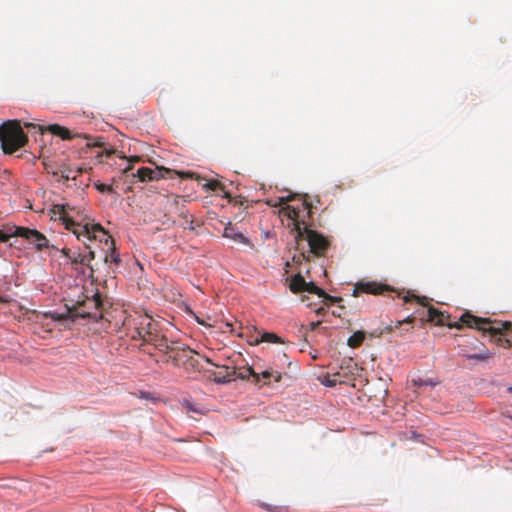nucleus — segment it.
<instances>
[{
    "mask_svg": "<svg viewBox=\"0 0 512 512\" xmlns=\"http://www.w3.org/2000/svg\"><path fill=\"white\" fill-rule=\"evenodd\" d=\"M50 213L51 218L61 220L65 228L71 231L77 240L83 242L87 248L89 247L88 241L98 239L111 250V261L116 264L120 262L119 256L115 253L114 240L100 224L94 223L84 204L73 202L54 204Z\"/></svg>",
    "mask_w": 512,
    "mask_h": 512,
    "instance_id": "obj_1",
    "label": "nucleus"
},
{
    "mask_svg": "<svg viewBox=\"0 0 512 512\" xmlns=\"http://www.w3.org/2000/svg\"><path fill=\"white\" fill-rule=\"evenodd\" d=\"M449 318L450 316L444 312L434 308L433 306H428V321L434 322L436 325H448L449 327H456L458 329L462 326L476 328L484 333H489L493 338H495V342L501 347H510L512 344L511 322L507 321L497 323V325H492V321L490 319L476 317L470 313H464L460 317L461 323L452 325L448 322Z\"/></svg>",
    "mask_w": 512,
    "mask_h": 512,
    "instance_id": "obj_2",
    "label": "nucleus"
},
{
    "mask_svg": "<svg viewBox=\"0 0 512 512\" xmlns=\"http://www.w3.org/2000/svg\"><path fill=\"white\" fill-rule=\"evenodd\" d=\"M102 301L98 292L94 293L92 297L86 295L79 296L76 301L71 300L66 303V314L51 313V318L55 321H62L69 318L75 321L77 318H89L98 321L102 318Z\"/></svg>",
    "mask_w": 512,
    "mask_h": 512,
    "instance_id": "obj_3",
    "label": "nucleus"
},
{
    "mask_svg": "<svg viewBox=\"0 0 512 512\" xmlns=\"http://www.w3.org/2000/svg\"><path fill=\"white\" fill-rule=\"evenodd\" d=\"M156 349L162 353L164 363H171L174 367H183L186 370L196 366L197 353L181 342L170 341L164 337L156 344Z\"/></svg>",
    "mask_w": 512,
    "mask_h": 512,
    "instance_id": "obj_4",
    "label": "nucleus"
},
{
    "mask_svg": "<svg viewBox=\"0 0 512 512\" xmlns=\"http://www.w3.org/2000/svg\"><path fill=\"white\" fill-rule=\"evenodd\" d=\"M124 325L132 339L142 340L143 343L150 344L156 349V344L165 336L160 334L157 324L147 314L135 313L129 315L124 320Z\"/></svg>",
    "mask_w": 512,
    "mask_h": 512,
    "instance_id": "obj_5",
    "label": "nucleus"
},
{
    "mask_svg": "<svg viewBox=\"0 0 512 512\" xmlns=\"http://www.w3.org/2000/svg\"><path fill=\"white\" fill-rule=\"evenodd\" d=\"M0 142L6 154H12L25 145L27 136L17 120L6 121L0 126Z\"/></svg>",
    "mask_w": 512,
    "mask_h": 512,
    "instance_id": "obj_6",
    "label": "nucleus"
},
{
    "mask_svg": "<svg viewBox=\"0 0 512 512\" xmlns=\"http://www.w3.org/2000/svg\"><path fill=\"white\" fill-rule=\"evenodd\" d=\"M295 229L297 231V236L299 238L305 239L308 242L310 251L314 255H324L329 246V242L322 234L315 230L309 229L306 226L301 227L299 222L295 224Z\"/></svg>",
    "mask_w": 512,
    "mask_h": 512,
    "instance_id": "obj_7",
    "label": "nucleus"
},
{
    "mask_svg": "<svg viewBox=\"0 0 512 512\" xmlns=\"http://www.w3.org/2000/svg\"><path fill=\"white\" fill-rule=\"evenodd\" d=\"M298 198L301 201L299 206L287 205L284 210L288 218L296 221L302 211H307L308 214L312 212L313 205L309 200V194H288L285 198L286 202L294 201Z\"/></svg>",
    "mask_w": 512,
    "mask_h": 512,
    "instance_id": "obj_8",
    "label": "nucleus"
},
{
    "mask_svg": "<svg viewBox=\"0 0 512 512\" xmlns=\"http://www.w3.org/2000/svg\"><path fill=\"white\" fill-rule=\"evenodd\" d=\"M179 175L182 178H190L195 179L198 183V187L201 189H207V190H221L222 192H229V189L233 186L234 182L229 181L227 184L226 182H221L214 179H206L203 177H200L199 175L193 173V172H181Z\"/></svg>",
    "mask_w": 512,
    "mask_h": 512,
    "instance_id": "obj_9",
    "label": "nucleus"
},
{
    "mask_svg": "<svg viewBox=\"0 0 512 512\" xmlns=\"http://www.w3.org/2000/svg\"><path fill=\"white\" fill-rule=\"evenodd\" d=\"M14 234L18 237L24 238L29 243L34 244L36 249L39 251L49 247V240L38 230L25 227H14Z\"/></svg>",
    "mask_w": 512,
    "mask_h": 512,
    "instance_id": "obj_10",
    "label": "nucleus"
},
{
    "mask_svg": "<svg viewBox=\"0 0 512 512\" xmlns=\"http://www.w3.org/2000/svg\"><path fill=\"white\" fill-rule=\"evenodd\" d=\"M391 289L384 284L377 282H358L355 284L352 295L354 297H358L361 293L367 294H383L386 291H390Z\"/></svg>",
    "mask_w": 512,
    "mask_h": 512,
    "instance_id": "obj_11",
    "label": "nucleus"
},
{
    "mask_svg": "<svg viewBox=\"0 0 512 512\" xmlns=\"http://www.w3.org/2000/svg\"><path fill=\"white\" fill-rule=\"evenodd\" d=\"M172 172V170L163 167H141L137 170L136 175L140 181H153L164 178L166 175L171 174Z\"/></svg>",
    "mask_w": 512,
    "mask_h": 512,
    "instance_id": "obj_12",
    "label": "nucleus"
},
{
    "mask_svg": "<svg viewBox=\"0 0 512 512\" xmlns=\"http://www.w3.org/2000/svg\"><path fill=\"white\" fill-rule=\"evenodd\" d=\"M236 373V367L222 366L220 371L211 373V377L218 384H226L236 380Z\"/></svg>",
    "mask_w": 512,
    "mask_h": 512,
    "instance_id": "obj_13",
    "label": "nucleus"
},
{
    "mask_svg": "<svg viewBox=\"0 0 512 512\" xmlns=\"http://www.w3.org/2000/svg\"><path fill=\"white\" fill-rule=\"evenodd\" d=\"M39 129L42 134L45 132H49L53 135L59 136L63 140H70L80 136L79 134H72V132L68 128L61 126L59 124H50L45 127L40 126Z\"/></svg>",
    "mask_w": 512,
    "mask_h": 512,
    "instance_id": "obj_14",
    "label": "nucleus"
},
{
    "mask_svg": "<svg viewBox=\"0 0 512 512\" xmlns=\"http://www.w3.org/2000/svg\"><path fill=\"white\" fill-rule=\"evenodd\" d=\"M414 320H415L414 317L408 316L407 318H405L402 321L395 322V324H393V325L392 324L386 325L383 328L375 329L374 331L369 333V336L371 338H379L386 333L394 332L396 329L400 328L402 326V324H412L414 322Z\"/></svg>",
    "mask_w": 512,
    "mask_h": 512,
    "instance_id": "obj_15",
    "label": "nucleus"
},
{
    "mask_svg": "<svg viewBox=\"0 0 512 512\" xmlns=\"http://www.w3.org/2000/svg\"><path fill=\"white\" fill-rule=\"evenodd\" d=\"M223 236L235 242L245 245H251L249 239L244 234L238 231L233 225L229 224L224 228Z\"/></svg>",
    "mask_w": 512,
    "mask_h": 512,
    "instance_id": "obj_16",
    "label": "nucleus"
},
{
    "mask_svg": "<svg viewBox=\"0 0 512 512\" xmlns=\"http://www.w3.org/2000/svg\"><path fill=\"white\" fill-rule=\"evenodd\" d=\"M250 377H253V383L259 386H262L260 384V375L259 373L255 372L252 367H244V368H237L236 373V379H243L247 380Z\"/></svg>",
    "mask_w": 512,
    "mask_h": 512,
    "instance_id": "obj_17",
    "label": "nucleus"
},
{
    "mask_svg": "<svg viewBox=\"0 0 512 512\" xmlns=\"http://www.w3.org/2000/svg\"><path fill=\"white\" fill-rule=\"evenodd\" d=\"M289 288L293 293L305 292L306 281L301 274H296L290 279Z\"/></svg>",
    "mask_w": 512,
    "mask_h": 512,
    "instance_id": "obj_18",
    "label": "nucleus"
},
{
    "mask_svg": "<svg viewBox=\"0 0 512 512\" xmlns=\"http://www.w3.org/2000/svg\"><path fill=\"white\" fill-rule=\"evenodd\" d=\"M259 375H260V380L263 379L262 385H269L271 378H273L274 382H280L282 379L281 373L278 371L272 370V369H267V370L259 373Z\"/></svg>",
    "mask_w": 512,
    "mask_h": 512,
    "instance_id": "obj_19",
    "label": "nucleus"
},
{
    "mask_svg": "<svg viewBox=\"0 0 512 512\" xmlns=\"http://www.w3.org/2000/svg\"><path fill=\"white\" fill-rule=\"evenodd\" d=\"M365 336L366 333L364 331H356L348 338L347 345L351 348H358L362 345Z\"/></svg>",
    "mask_w": 512,
    "mask_h": 512,
    "instance_id": "obj_20",
    "label": "nucleus"
},
{
    "mask_svg": "<svg viewBox=\"0 0 512 512\" xmlns=\"http://www.w3.org/2000/svg\"><path fill=\"white\" fill-rule=\"evenodd\" d=\"M260 342H267V343H284V341L275 333L272 332H265L262 333L260 338H256L254 341V344H259Z\"/></svg>",
    "mask_w": 512,
    "mask_h": 512,
    "instance_id": "obj_21",
    "label": "nucleus"
},
{
    "mask_svg": "<svg viewBox=\"0 0 512 512\" xmlns=\"http://www.w3.org/2000/svg\"><path fill=\"white\" fill-rule=\"evenodd\" d=\"M464 357H466L469 360L473 359V360H478V361H487L488 359H490L492 357V354L487 349H484L479 353L464 354Z\"/></svg>",
    "mask_w": 512,
    "mask_h": 512,
    "instance_id": "obj_22",
    "label": "nucleus"
},
{
    "mask_svg": "<svg viewBox=\"0 0 512 512\" xmlns=\"http://www.w3.org/2000/svg\"><path fill=\"white\" fill-rule=\"evenodd\" d=\"M95 258V254L93 251H89L87 254H83L81 256V265L86 266L90 269L91 276L93 275L94 269L91 266V261Z\"/></svg>",
    "mask_w": 512,
    "mask_h": 512,
    "instance_id": "obj_23",
    "label": "nucleus"
},
{
    "mask_svg": "<svg viewBox=\"0 0 512 512\" xmlns=\"http://www.w3.org/2000/svg\"><path fill=\"white\" fill-rule=\"evenodd\" d=\"M403 299H404L405 303H409V302H412L413 300H416L417 303H419L420 305L428 306L427 305V297H425V296L419 297V296H416L414 294L407 293V295H405L403 297Z\"/></svg>",
    "mask_w": 512,
    "mask_h": 512,
    "instance_id": "obj_24",
    "label": "nucleus"
},
{
    "mask_svg": "<svg viewBox=\"0 0 512 512\" xmlns=\"http://www.w3.org/2000/svg\"><path fill=\"white\" fill-rule=\"evenodd\" d=\"M305 292L316 294L319 297L325 294V291L318 287L314 282H306Z\"/></svg>",
    "mask_w": 512,
    "mask_h": 512,
    "instance_id": "obj_25",
    "label": "nucleus"
},
{
    "mask_svg": "<svg viewBox=\"0 0 512 512\" xmlns=\"http://www.w3.org/2000/svg\"><path fill=\"white\" fill-rule=\"evenodd\" d=\"M412 383L416 387L434 386V385H436V382H434L433 380H431V379L424 380L422 378L413 379Z\"/></svg>",
    "mask_w": 512,
    "mask_h": 512,
    "instance_id": "obj_26",
    "label": "nucleus"
},
{
    "mask_svg": "<svg viewBox=\"0 0 512 512\" xmlns=\"http://www.w3.org/2000/svg\"><path fill=\"white\" fill-rule=\"evenodd\" d=\"M13 236H17L14 234V227L9 228L6 232L0 230V242H7Z\"/></svg>",
    "mask_w": 512,
    "mask_h": 512,
    "instance_id": "obj_27",
    "label": "nucleus"
},
{
    "mask_svg": "<svg viewBox=\"0 0 512 512\" xmlns=\"http://www.w3.org/2000/svg\"><path fill=\"white\" fill-rule=\"evenodd\" d=\"M321 297L324 298L327 305H332V304L339 303L342 301L341 297L331 296V295L327 294L326 292L324 295H321Z\"/></svg>",
    "mask_w": 512,
    "mask_h": 512,
    "instance_id": "obj_28",
    "label": "nucleus"
},
{
    "mask_svg": "<svg viewBox=\"0 0 512 512\" xmlns=\"http://www.w3.org/2000/svg\"><path fill=\"white\" fill-rule=\"evenodd\" d=\"M69 252H70V250H65V249L63 250V253H64V254H65V255H66V256L71 260V263H72V264H74V265L80 264V265H81V256H82L83 254H79V255H78V256H76V257H71V256L69 255Z\"/></svg>",
    "mask_w": 512,
    "mask_h": 512,
    "instance_id": "obj_29",
    "label": "nucleus"
},
{
    "mask_svg": "<svg viewBox=\"0 0 512 512\" xmlns=\"http://www.w3.org/2000/svg\"><path fill=\"white\" fill-rule=\"evenodd\" d=\"M168 213H173L178 211V201L174 199L167 208Z\"/></svg>",
    "mask_w": 512,
    "mask_h": 512,
    "instance_id": "obj_30",
    "label": "nucleus"
},
{
    "mask_svg": "<svg viewBox=\"0 0 512 512\" xmlns=\"http://www.w3.org/2000/svg\"><path fill=\"white\" fill-rule=\"evenodd\" d=\"M185 407H186V409H187L188 411H193V412L201 413V411H200V410H198V409H196V408L194 407V405H193L192 403H190V402H186V403H185Z\"/></svg>",
    "mask_w": 512,
    "mask_h": 512,
    "instance_id": "obj_31",
    "label": "nucleus"
},
{
    "mask_svg": "<svg viewBox=\"0 0 512 512\" xmlns=\"http://www.w3.org/2000/svg\"><path fill=\"white\" fill-rule=\"evenodd\" d=\"M85 138L88 140V142H87V146L88 147H91V146H93V147H101L102 146V143L99 142V141L91 143L90 139L88 137L85 136Z\"/></svg>",
    "mask_w": 512,
    "mask_h": 512,
    "instance_id": "obj_32",
    "label": "nucleus"
},
{
    "mask_svg": "<svg viewBox=\"0 0 512 512\" xmlns=\"http://www.w3.org/2000/svg\"><path fill=\"white\" fill-rule=\"evenodd\" d=\"M180 215L184 217V219H185V223H186V224H188V223H191V222H192V221L189 219V218H190V216H189L187 213H183V212H181V213H180Z\"/></svg>",
    "mask_w": 512,
    "mask_h": 512,
    "instance_id": "obj_33",
    "label": "nucleus"
},
{
    "mask_svg": "<svg viewBox=\"0 0 512 512\" xmlns=\"http://www.w3.org/2000/svg\"><path fill=\"white\" fill-rule=\"evenodd\" d=\"M320 325V322H313L311 323V329L314 330Z\"/></svg>",
    "mask_w": 512,
    "mask_h": 512,
    "instance_id": "obj_34",
    "label": "nucleus"
},
{
    "mask_svg": "<svg viewBox=\"0 0 512 512\" xmlns=\"http://www.w3.org/2000/svg\"><path fill=\"white\" fill-rule=\"evenodd\" d=\"M115 151L113 149H109V150H105V153L107 156H110L111 154H113Z\"/></svg>",
    "mask_w": 512,
    "mask_h": 512,
    "instance_id": "obj_35",
    "label": "nucleus"
},
{
    "mask_svg": "<svg viewBox=\"0 0 512 512\" xmlns=\"http://www.w3.org/2000/svg\"><path fill=\"white\" fill-rule=\"evenodd\" d=\"M223 195H224L225 197H230V196H231V194H228V193H225V194H223Z\"/></svg>",
    "mask_w": 512,
    "mask_h": 512,
    "instance_id": "obj_36",
    "label": "nucleus"
},
{
    "mask_svg": "<svg viewBox=\"0 0 512 512\" xmlns=\"http://www.w3.org/2000/svg\"><path fill=\"white\" fill-rule=\"evenodd\" d=\"M197 321H198V323H199V324H202V325L204 324V323H203L202 321H200L198 318H197Z\"/></svg>",
    "mask_w": 512,
    "mask_h": 512,
    "instance_id": "obj_37",
    "label": "nucleus"
},
{
    "mask_svg": "<svg viewBox=\"0 0 512 512\" xmlns=\"http://www.w3.org/2000/svg\"><path fill=\"white\" fill-rule=\"evenodd\" d=\"M508 391H509V392H512V386H510V387L508 388Z\"/></svg>",
    "mask_w": 512,
    "mask_h": 512,
    "instance_id": "obj_38",
    "label": "nucleus"
}]
</instances>
